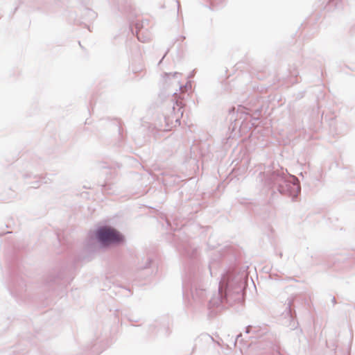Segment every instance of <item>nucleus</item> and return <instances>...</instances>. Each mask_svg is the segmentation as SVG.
<instances>
[{
  "mask_svg": "<svg viewBox=\"0 0 355 355\" xmlns=\"http://www.w3.org/2000/svg\"><path fill=\"white\" fill-rule=\"evenodd\" d=\"M98 241L103 245L117 244L123 241V236L115 229L111 227H101L96 233Z\"/></svg>",
  "mask_w": 355,
  "mask_h": 355,
  "instance_id": "1",
  "label": "nucleus"
},
{
  "mask_svg": "<svg viewBox=\"0 0 355 355\" xmlns=\"http://www.w3.org/2000/svg\"><path fill=\"white\" fill-rule=\"evenodd\" d=\"M178 125H180V119L179 117H177L174 123L171 122V126L169 127L168 129L171 130L172 128L176 127Z\"/></svg>",
  "mask_w": 355,
  "mask_h": 355,
  "instance_id": "2",
  "label": "nucleus"
},
{
  "mask_svg": "<svg viewBox=\"0 0 355 355\" xmlns=\"http://www.w3.org/2000/svg\"><path fill=\"white\" fill-rule=\"evenodd\" d=\"M141 31L140 30L137 32V37L139 40L141 39Z\"/></svg>",
  "mask_w": 355,
  "mask_h": 355,
  "instance_id": "3",
  "label": "nucleus"
}]
</instances>
